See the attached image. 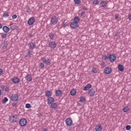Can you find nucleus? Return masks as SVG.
<instances>
[{"label": "nucleus", "mask_w": 131, "mask_h": 131, "mask_svg": "<svg viewBox=\"0 0 131 131\" xmlns=\"http://www.w3.org/2000/svg\"><path fill=\"white\" fill-rule=\"evenodd\" d=\"M79 23V17L75 16L74 18V21L70 24V26L72 28L75 29L78 27V23Z\"/></svg>", "instance_id": "nucleus-1"}, {"label": "nucleus", "mask_w": 131, "mask_h": 131, "mask_svg": "<svg viewBox=\"0 0 131 131\" xmlns=\"http://www.w3.org/2000/svg\"><path fill=\"white\" fill-rule=\"evenodd\" d=\"M18 119V115L14 114H12L9 118V120L11 123H15Z\"/></svg>", "instance_id": "nucleus-2"}, {"label": "nucleus", "mask_w": 131, "mask_h": 131, "mask_svg": "<svg viewBox=\"0 0 131 131\" xmlns=\"http://www.w3.org/2000/svg\"><path fill=\"white\" fill-rule=\"evenodd\" d=\"M40 60L41 61H42V62H43V63H45V64H46L47 66H50L51 65V62L52 60L49 58L46 57H41Z\"/></svg>", "instance_id": "nucleus-3"}, {"label": "nucleus", "mask_w": 131, "mask_h": 131, "mask_svg": "<svg viewBox=\"0 0 131 131\" xmlns=\"http://www.w3.org/2000/svg\"><path fill=\"white\" fill-rule=\"evenodd\" d=\"M19 124L20 126H25L27 124V120L25 118H21L19 121Z\"/></svg>", "instance_id": "nucleus-4"}, {"label": "nucleus", "mask_w": 131, "mask_h": 131, "mask_svg": "<svg viewBox=\"0 0 131 131\" xmlns=\"http://www.w3.org/2000/svg\"><path fill=\"white\" fill-rule=\"evenodd\" d=\"M50 23L52 24V25H56V24L58 23V18H57V16H53L51 18Z\"/></svg>", "instance_id": "nucleus-5"}, {"label": "nucleus", "mask_w": 131, "mask_h": 131, "mask_svg": "<svg viewBox=\"0 0 131 131\" xmlns=\"http://www.w3.org/2000/svg\"><path fill=\"white\" fill-rule=\"evenodd\" d=\"M57 47V44L56 43L55 41H50L49 42V48H50V49L54 50L56 49V47Z\"/></svg>", "instance_id": "nucleus-6"}, {"label": "nucleus", "mask_w": 131, "mask_h": 131, "mask_svg": "<svg viewBox=\"0 0 131 131\" xmlns=\"http://www.w3.org/2000/svg\"><path fill=\"white\" fill-rule=\"evenodd\" d=\"M10 98L11 101H13V102H17V100L19 99V96L17 94H14L11 96Z\"/></svg>", "instance_id": "nucleus-7"}, {"label": "nucleus", "mask_w": 131, "mask_h": 131, "mask_svg": "<svg viewBox=\"0 0 131 131\" xmlns=\"http://www.w3.org/2000/svg\"><path fill=\"white\" fill-rule=\"evenodd\" d=\"M66 123L68 126H71L73 124V121L71 118H68L66 119Z\"/></svg>", "instance_id": "nucleus-8"}, {"label": "nucleus", "mask_w": 131, "mask_h": 131, "mask_svg": "<svg viewBox=\"0 0 131 131\" xmlns=\"http://www.w3.org/2000/svg\"><path fill=\"white\" fill-rule=\"evenodd\" d=\"M1 89H2V91H3V92H5L6 93L10 91V86L5 85H2L1 86Z\"/></svg>", "instance_id": "nucleus-9"}, {"label": "nucleus", "mask_w": 131, "mask_h": 131, "mask_svg": "<svg viewBox=\"0 0 131 131\" xmlns=\"http://www.w3.org/2000/svg\"><path fill=\"white\" fill-rule=\"evenodd\" d=\"M115 60H116V56H115V54H111V53H110L109 60L111 62H114Z\"/></svg>", "instance_id": "nucleus-10"}, {"label": "nucleus", "mask_w": 131, "mask_h": 131, "mask_svg": "<svg viewBox=\"0 0 131 131\" xmlns=\"http://www.w3.org/2000/svg\"><path fill=\"white\" fill-rule=\"evenodd\" d=\"M47 102L48 105H51V104H53V103L55 102V99H54L52 97H48V98L47 99Z\"/></svg>", "instance_id": "nucleus-11"}, {"label": "nucleus", "mask_w": 131, "mask_h": 131, "mask_svg": "<svg viewBox=\"0 0 131 131\" xmlns=\"http://www.w3.org/2000/svg\"><path fill=\"white\" fill-rule=\"evenodd\" d=\"M34 22H35V18L34 17H31L28 21V25L31 26L34 23Z\"/></svg>", "instance_id": "nucleus-12"}, {"label": "nucleus", "mask_w": 131, "mask_h": 131, "mask_svg": "<svg viewBox=\"0 0 131 131\" xmlns=\"http://www.w3.org/2000/svg\"><path fill=\"white\" fill-rule=\"evenodd\" d=\"M95 93L96 92H95L94 89H91L88 91V95H89V96L91 97H94V96H95Z\"/></svg>", "instance_id": "nucleus-13"}, {"label": "nucleus", "mask_w": 131, "mask_h": 131, "mask_svg": "<svg viewBox=\"0 0 131 131\" xmlns=\"http://www.w3.org/2000/svg\"><path fill=\"white\" fill-rule=\"evenodd\" d=\"M11 81H12V82H13V83H19V82H20V79L18 78H17V77H13L12 79H11Z\"/></svg>", "instance_id": "nucleus-14"}, {"label": "nucleus", "mask_w": 131, "mask_h": 131, "mask_svg": "<svg viewBox=\"0 0 131 131\" xmlns=\"http://www.w3.org/2000/svg\"><path fill=\"white\" fill-rule=\"evenodd\" d=\"M52 95H53V93H52V91H51L50 90H48L45 92V96L47 98H50V97H52Z\"/></svg>", "instance_id": "nucleus-15"}, {"label": "nucleus", "mask_w": 131, "mask_h": 131, "mask_svg": "<svg viewBox=\"0 0 131 131\" xmlns=\"http://www.w3.org/2000/svg\"><path fill=\"white\" fill-rule=\"evenodd\" d=\"M104 72L105 74H110L112 72V69L110 68H105L104 70Z\"/></svg>", "instance_id": "nucleus-16"}, {"label": "nucleus", "mask_w": 131, "mask_h": 131, "mask_svg": "<svg viewBox=\"0 0 131 131\" xmlns=\"http://www.w3.org/2000/svg\"><path fill=\"white\" fill-rule=\"evenodd\" d=\"M25 78L27 81L30 82L31 80H32V77H31V75L29 74H27Z\"/></svg>", "instance_id": "nucleus-17"}, {"label": "nucleus", "mask_w": 131, "mask_h": 131, "mask_svg": "<svg viewBox=\"0 0 131 131\" xmlns=\"http://www.w3.org/2000/svg\"><path fill=\"white\" fill-rule=\"evenodd\" d=\"M28 47L31 50H33V49H35L36 46L34 42H30L28 44Z\"/></svg>", "instance_id": "nucleus-18"}, {"label": "nucleus", "mask_w": 131, "mask_h": 131, "mask_svg": "<svg viewBox=\"0 0 131 131\" xmlns=\"http://www.w3.org/2000/svg\"><path fill=\"white\" fill-rule=\"evenodd\" d=\"M48 36L51 40H54V39H56V35H55V34L52 32L49 34Z\"/></svg>", "instance_id": "nucleus-19"}, {"label": "nucleus", "mask_w": 131, "mask_h": 131, "mask_svg": "<svg viewBox=\"0 0 131 131\" xmlns=\"http://www.w3.org/2000/svg\"><path fill=\"white\" fill-rule=\"evenodd\" d=\"M50 105V108H51V109H53V110L57 109L58 108V104H57V103H56L53 102V103H51Z\"/></svg>", "instance_id": "nucleus-20"}, {"label": "nucleus", "mask_w": 131, "mask_h": 131, "mask_svg": "<svg viewBox=\"0 0 131 131\" xmlns=\"http://www.w3.org/2000/svg\"><path fill=\"white\" fill-rule=\"evenodd\" d=\"M56 96L57 97H61L62 95H63V93L62 92V91L61 90H58L55 92Z\"/></svg>", "instance_id": "nucleus-21"}, {"label": "nucleus", "mask_w": 131, "mask_h": 131, "mask_svg": "<svg viewBox=\"0 0 131 131\" xmlns=\"http://www.w3.org/2000/svg\"><path fill=\"white\" fill-rule=\"evenodd\" d=\"M102 129H103V128L102 127L101 124H98L95 127L96 131H102Z\"/></svg>", "instance_id": "nucleus-22"}, {"label": "nucleus", "mask_w": 131, "mask_h": 131, "mask_svg": "<svg viewBox=\"0 0 131 131\" xmlns=\"http://www.w3.org/2000/svg\"><path fill=\"white\" fill-rule=\"evenodd\" d=\"M101 7L102 8H105V7L107 6V2L104 1H102L100 4Z\"/></svg>", "instance_id": "nucleus-23"}, {"label": "nucleus", "mask_w": 131, "mask_h": 131, "mask_svg": "<svg viewBox=\"0 0 131 131\" xmlns=\"http://www.w3.org/2000/svg\"><path fill=\"white\" fill-rule=\"evenodd\" d=\"M91 88H92V84H91L90 83L87 84L86 85V86L85 87H84L83 91H89V90H90V89H91Z\"/></svg>", "instance_id": "nucleus-24"}, {"label": "nucleus", "mask_w": 131, "mask_h": 131, "mask_svg": "<svg viewBox=\"0 0 131 131\" xmlns=\"http://www.w3.org/2000/svg\"><path fill=\"white\" fill-rule=\"evenodd\" d=\"M3 31H4V32H6V33H8V32H9V31H10V28H9V27H8V26H4L3 27Z\"/></svg>", "instance_id": "nucleus-25"}, {"label": "nucleus", "mask_w": 131, "mask_h": 131, "mask_svg": "<svg viewBox=\"0 0 131 131\" xmlns=\"http://www.w3.org/2000/svg\"><path fill=\"white\" fill-rule=\"evenodd\" d=\"M70 94L71 96H75L76 95V90L73 89L70 91Z\"/></svg>", "instance_id": "nucleus-26"}, {"label": "nucleus", "mask_w": 131, "mask_h": 131, "mask_svg": "<svg viewBox=\"0 0 131 131\" xmlns=\"http://www.w3.org/2000/svg\"><path fill=\"white\" fill-rule=\"evenodd\" d=\"M118 68L119 71H123L124 70V67L122 64H119L118 66Z\"/></svg>", "instance_id": "nucleus-27"}, {"label": "nucleus", "mask_w": 131, "mask_h": 131, "mask_svg": "<svg viewBox=\"0 0 131 131\" xmlns=\"http://www.w3.org/2000/svg\"><path fill=\"white\" fill-rule=\"evenodd\" d=\"M110 56V53H107V55H104L102 58L104 60H108L109 59V56Z\"/></svg>", "instance_id": "nucleus-28"}, {"label": "nucleus", "mask_w": 131, "mask_h": 131, "mask_svg": "<svg viewBox=\"0 0 131 131\" xmlns=\"http://www.w3.org/2000/svg\"><path fill=\"white\" fill-rule=\"evenodd\" d=\"M25 57H31V51L30 50H29L26 53Z\"/></svg>", "instance_id": "nucleus-29"}, {"label": "nucleus", "mask_w": 131, "mask_h": 131, "mask_svg": "<svg viewBox=\"0 0 131 131\" xmlns=\"http://www.w3.org/2000/svg\"><path fill=\"white\" fill-rule=\"evenodd\" d=\"M9 101V99H8V98L7 97H4V99L2 101V103L3 104H6L7 103V102H8Z\"/></svg>", "instance_id": "nucleus-30"}, {"label": "nucleus", "mask_w": 131, "mask_h": 131, "mask_svg": "<svg viewBox=\"0 0 131 131\" xmlns=\"http://www.w3.org/2000/svg\"><path fill=\"white\" fill-rule=\"evenodd\" d=\"M39 66L41 69H43L45 68V63L43 62H40Z\"/></svg>", "instance_id": "nucleus-31"}, {"label": "nucleus", "mask_w": 131, "mask_h": 131, "mask_svg": "<svg viewBox=\"0 0 131 131\" xmlns=\"http://www.w3.org/2000/svg\"><path fill=\"white\" fill-rule=\"evenodd\" d=\"M74 2L76 5H79L81 3V1L80 0H74Z\"/></svg>", "instance_id": "nucleus-32"}, {"label": "nucleus", "mask_w": 131, "mask_h": 131, "mask_svg": "<svg viewBox=\"0 0 131 131\" xmlns=\"http://www.w3.org/2000/svg\"><path fill=\"white\" fill-rule=\"evenodd\" d=\"M129 110L128 109V107H127V106H126V107H124L123 109V111L124 112H128Z\"/></svg>", "instance_id": "nucleus-33"}, {"label": "nucleus", "mask_w": 131, "mask_h": 131, "mask_svg": "<svg viewBox=\"0 0 131 131\" xmlns=\"http://www.w3.org/2000/svg\"><path fill=\"white\" fill-rule=\"evenodd\" d=\"M92 72H93V73H97V72H98V70H97L96 68H93L92 70Z\"/></svg>", "instance_id": "nucleus-34"}, {"label": "nucleus", "mask_w": 131, "mask_h": 131, "mask_svg": "<svg viewBox=\"0 0 131 131\" xmlns=\"http://www.w3.org/2000/svg\"><path fill=\"white\" fill-rule=\"evenodd\" d=\"M80 102H81V103H84V102H85V98H84L83 97L80 98Z\"/></svg>", "instance_id": "nucleus-35"}, {"label": "nucleus", "mask_w": 131, "mask_h": 131, "mask_svg": "<svg viewBox=\"0 0 131 131\" xmlns=\"http://www.w3.org/2000/svg\"><path fill=\"white\" fill-rule=\"evenodd\" d=\"M26 108H27V109L31 108V104H30V103H27L26 104Z\"/></svg>", "instance_id": "nucleus-36"}, {"label": "nucleus", "mask_w": 131, "mask_h": 131, "mask_svg": "<svg viewBox=\"0 0 131 131\" xmlns=\"http://www.w3.org/2000/svg\"><path fill=\"white\" fill-rule=\"evenodd\" d=\"M10 29H11L12 30H15L17 29V26L15 25L12 26L10 27Z\"/></svg>", "instance_id": "nucleus-37"}, {"label": "nucleus", "mask_w": 131, "mask_h": 131, "mask_svg": "<svg viewBox=\"0 0 131 131\" xmlns=\"http://www.w3.org/2000/svg\"><path fill=\"white\" fill-rule=\"evenodd\" d=\"M9 13H4L3 14V17H4V18H8V17H9Z\"/></svg>", "instance_id": "nucleus-38"}, {"label": "nucleus", "mask_w": 131, "mask_h": 131, "mask_svg": "<svg viewBox=\"0 0 131 131\" xmlns=\"http://www.w3.org/2000/svg\"><path fill=\"white\" fill-rule=\"evenodd\" d=\"M79 15L80 17H82V16H84V12L83 11H80L79 12Z\"/></svg>", "instance_id": "nucleus-39"}, {"label": "nucleus", "mask_w": 131, "mask_h": 131, "mask_svg": "<svg viewBox=\"0 0 131 131\" xmlns=\"http://www.w3.org/2000/svg\"><path fill=\"white\" fill-rule=\"evenodd\" d=\"M7 46L6 44H4L3 45V49L4 51V52H6L7 51Z\"/></svg>", "instance_id": "nucleus-40"}, {"label": "nucleus", "mask_w": 131, "mask_h": 131, "mask_svg": "<svg viewBox=\"0 0 131 131\" xmlns=\"http://www.w3.org/2000/svg\"><path fill=\"white\" fill-rule=\"evenodd\" d=\"M115 35L118 38H119V37H120V34H119V32H116V34Z\"/></svg>", "instance_id": "nucleus-41"}, {"label": "nucleus", "mask_w": 131, "mask_h": 131, "mask_svg": "<svg viewBox=\"0 0 131 131\" xmlns=\"http://www.w3.org/2000/svg\"><path fill=\"white\" fill-rule=\"evenodd\" d=\"M99 2L98 0H95L93 2V4L95 5H99Z\"/></svg>", "instance_id": "nucleus-42"}, {"label": "nucleus", "mask_w": 131, "mask_h": 131, "mask_svg": "<svg viewBox=\"0 0 131 131\" xmlns=\"http://www.w3.org/2000/svg\"><path fill=\"white\" fill-rule=\"evenodd\" d=\"M7 34L2 33L1 37H2V38H6V37H7Z\"/></svg>", "instance_id": "nucleus-43"}, {"label": "nucleus", "mask_w": 131, "mask_h": 131, "mask_svg": "<svg viewBox=\"0 0 131 131\" xmlns=\"http://www.w3.org/2000/svg\"><path fill=\"white\" fill-rule=\"evenodd\" d=\"M130 128H131L130 125H128L126 126V130H129V129H130Z\"/></svg>", "instance_id": "nucleus-44"}, {"label": "nucleus", "mask_w": 131, "mask_h": 131, "mask_svg": "<svg viewBox=\"0 0 131 131\" xmlns=\"http://www.w3.org/2000/svg\"><path fill=\"white\" fill-rule=\"evenodd\" d=\"M26 12H27L28 13H30V12H31L30 8L28 7L26 9Z\"/></svg>", "instance_id": "nucleus-45"}, {"label": "nucleus", "mask_w": 131, "mask_h": 131, "mask_svg": "<svg viewBox=\"0 0 131 131\" xmlns=\"http://www.w3.org/2000/svg\"><path fill=\"white\" fill-rule=\"evenodd\" d=\"M12 19H16V18H17V15L16 14H13L12 16Z\"/></svg>", "instance_id": "nucleus-46"}, {"label": "nucleus", "mask_w": 131, "mask_h": 131, "mask_svg": "<svg viewBox=\"0 0 131 131\" xmlns=\"http://www.w3.org/2000/svg\"><path fill=\"white\" fill-rule=\"evenodd\" d=\"M82 10L83 11H87L88 10V8H86V7H85V6H83Z\"/></svg>", "instance_id": "nucleus-47"}, {"label": "nucleus", "mask_w": 131, "mask_h": 131, "mask_svg": "<svg viewBox=\"0 0 131 131\" xmlns=\"http://www.w3.org/2000/svg\"><path fill=\"white\" fill-rule=\"evenodd\" d=\"M127 19H128L129 21H131V13L128 15Z\"/></svg>", "instance_id": "nucleus-48"}, {"label": "nucleus", "mask_w": 131, "mask_h": 131, "mask_svg": "<svg viewBox=\"0 0 131 131\" xmlns=\"http://www.w3.org/2000/svg\"><path fill=\"white\" fill-rule=\"evenodd\" d=\"M42 131H48V128H42Z\"/></svg>", "instance_id": "nucleus-49"}, {"label": "nucleus", "mask_w": 131, "mask_h": 131, "mask_svg": "<svg viewBox=\"0 0 131 131\" xmlns=\"http://www.w3.org/2000/svg\"><path fill=\"white\" fill-rule=\"evenodd\" d=\"M115 19L116 20H117V19H118L119 18V16L118 15H116L115 17Z\"/></svg>", "instance_id": "nucleus-50"}, {"label": "nucleus", "mask_w": 131, "mask_h": 131, "mask_svg": "<svg viewBox=\"0 0 131 131\" xmlns=\"http://www.w3.org/2000/svg\"><path fill=\"white\" fill-rule=\"evenodd\" d=\"M62 26H63V27H66V23H63L62 24Z\"/></svg>", "instance_id": "nucleus-51"}, {"label": "nucleus", "mask_w": 131, "mask_h": 131, "mask_svg": "<svg viewBox=\"0 0 131 131\" xmlns=\"http://www.w3.org/2000/svg\"><path fill=\"white\" fill-rule=\"evenodd\" d=\"M29 37H30L31 38L32 37H33V34H31L29 35Z\"/></svg>", "instance_id": "nucleus-52"}, {"label": "nucleus", "mask_w": 131, "mask_h": 131, "mask_svg": "<svg viewBox=\"0 0 131 131\" xmlns=\"http://www.w3.org/2000/svg\"><path fill=\"white\" fill-rule=\"evenodd\" d=\"M3 74V70H2V69H0V75L1 74Z\"/></svg>", "instance_id": "nucleus-53"}, {"label": "nucleus", "mask_w": 131, "mask_h": 131, "mask_svg": "<svg viewBox=\"0 0 131 131\" xmlns=\"http://www.w3.org/2000/svg\"><path fill=\"white\" fill-rule=\"evenodd\" d=\"M2 28H3V25H2V24L0 23V29H2Z\"/></svg>", "instance_id": "nucleus-54"}, {"label": "nucleus", "mask_w": 131, "mask_h": 131, "mask_svg": "<svg viewBox=\"0 0 131 131\" xmlns=\"http://www.w3.org/2000/svg\"><path fill=\"white\" fill-rule=\"evenodd\" d=\"M2 95V90L0 89V96Z\"/></svg>", "instance_id": "nucleus-55"}]
</instances>
